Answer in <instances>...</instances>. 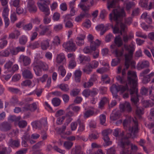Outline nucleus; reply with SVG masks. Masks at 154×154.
<instances>
[{"label": "nucleus", "instance_id": "1", "mask_svg": "<svg viewBox=\"0 0 154 154\" xmlns=\"http://www.w3.org/2000/svg\"><path fill=\"white\" fill-rule=\"evenodd\" d=\"M125 16V13L123 9L117 8L114 9L112 13L109 15V19L111 21L113 20L116 23L114 26L110 24L113 29V32L114 34L120 33L121 35L122 33H125L127 29V26L122 22L123 18Z\"/></svg>", "mask_w": 154, "mask_h": 154}, {"label": "nucleus", "instance_id": "2", "mask_svg": "<svg viewBox=\"0 0 154 154\" xmlns=\"http://www.w3.org/2000/svg\"><path fill=\"white\" fill-rule=\"evenodd\" d=\"M137 81L136 73L129 71L128 73L127 83L130 88L128 90L131 95L132 105L134 107H137L139 104L138 91L137 88Z\"/></svg>", "mask_w": 154, "mask_h": 154}, {"label": "nucleus", "instance_id": "3", "mask_svg": "<svg viewBox=\"0 0 154 154\" xmlns=\"http://www.w3.org/2000/svg\"><path fill=\"white\" fill-rule=\"evenodd\" d=\"M133 121L134 123V126L132 127H129L128 129V132L126 135L125 137H124V134L123 132L120 133L117 137L119 142L118 144L123 149L122 154H127L125 153V149L127 148V146H128L130 144V141L128 139L130 137L134 138L136 135V134L138 131V123L136 119H133Z\"/></svg>", "mask_w": 154, "mask_h": 154}, {"label": "nucleus", "instance_id": "4", "mask_svg": "<svg viewBox=\"0 0 154 154\" xmlns=\"http://www.w3.org/2000/svg\"><path fill=\"white\" fill-rule=\"evenodd\" d=\"M124 47L126 50L128 51V53L125 54L124 55L125 57V65L126 69H128L130 65L132 67L135 66V62L131 60L134 51V48L133 46L130 45L128 46L125 44L124 45Z\"/></svg>", "mask_w": 154, "mask_h": 154}, {"label": "nucleus", "instance_id": "5", "mask_svg": "<svg viewBox=\"0 0 154 154\" xmlns=\"http://www.w3.org/2000/svg\"><path fill=\"white\" fill-rule=\"evenodd\" d=\"M126 84V85H117L115 84H113L110 88V91L112 92L113 97L116 98H117L118 95L117 93L118 92L120 91L122 93H123L126 90H128V84L127 83Z\"/></svg>", "mask_w": 154, "mask_h": 154}, {"label": "nucleus", "instance_id": "6", "mask_svg": "<svg viewBox=\"0 0 154 154\" xmlns=\"http://www.w3.org/2000/svg\"><path fill=\"white\" fill-rule=\"evenodd\" d=\"M78 6L81 8L82 12L79 15L76 17L75 20L77 22L80 21L85 17H88L89 16L88 14V11L90 9L89 6H86L85 5L80 3L78 5Z\"/></svg>", "mask_w": 154, "mask_h": 154}, {"label": "nucleus", "instance_id": "7", "mask_svg": "<svg viewBox=\"0 0 154 154\" xmlns=\"http://www.w3.org/2000/svg\"><path fill=\"white\" fill-rule=\"evenodd\" d=\"M150 72V69L149 68L142 71L140 74V76L142 77L141 79L142 83L146 84L149 83L150 81L151 77L154 76V72H152L148 74Z\"/></svg>", "mask_w": 154, "mask_h": 154}, {"label": "nucleus", "instance_id": "8", "mask_svg": "<svg viewBox=\"0 0 154 154\" xmlns=\"http://www.w3.org/2000/svg\"><path fill=\"white\" fill-rule=\"evenodd\" d=\"M63 46L70 52L75 51L77 49L76 45L72 41H69L64 43Z\"/></svg>", "mask_w": 154, "mask_h": 154}, {"label": "nucleus", "instance_id": "9", "mask_svg": "<svg viewBox=\"0 0 154 154\" xmlns=\"http://www.w3.org/2000/svg\"><path fill=\"white\" fill-rule=\"evenodd\" d=\"M112 132V130L110 129L105 130L102 131L103 139L105 143V146H108L111 144L112 142L109 141V138L108 135L111 134Z\"/></svg>", "mask_w": 154, "mask_h": 154}, {"label": "nucleus", "instance_id": "10", "mask_svg": "<svg viewBox=\"0 0 154 154\" xmlns=\"http://www.w3.org/2000/svg\"><path fill=\"white\" fill-rule=\"evenodd\" d=\"M125 69H123L122 71V76L121 77L119 75H118L116 76V78L117 80L119 81L121 84H125V85H126V84L127 83V81L128 80V73L129 71H131V72H134L136 73H136L135 72L133 71H129L127 73V78L126 81L125 80Z\"/></svg>", "mask_w": 154, "mask_h": 154}, {"label": "nucleus", "instance_id": "11", "mask_svg": "<svg viewBox=\"0 0 154 154\" xmlns=\"http://www.w3.org/2000/svg\"><path fill=\"white\" fill-rule=\"evenodd\" d=\"M48 9H45V8H44V11L41 10L42 12H44L45 14V16L43 20V23L45 24H47L49 23L51 21L50 18L48 17V16L49 14V9L48 6H47Z\"/></svg>", "mask_w": 154, "mask_h": 154}, {"label": "nucleus", "instance_id": "12", "mask_svg": "<svg viewBox=\"0 0 154 154\" xmlns=\"http://www.w3.org/2000/svg\"><path fill=\"white\" fill-rule=\"evenodd\" d=\"M11 124L7 122H4L0 123V130L3 132H7L11 128Z\"/></svg>", "mask_w": 154, "mask_h": 154}, {"label": "nucleus", "instance_id": "13", "mask_svg": "<svg viewBox=\"0 0 154 154\" xmlns=\"http://www.w3.org/2000/svg\"><path fill=\"white\" fill-rule=\"evenodd\" d=\"M119 107L120 110L122 111L126 110L128 112H130L132 109L130 103L127 102L120 104Z\"/></svg>", "mask_w": 154, "mask_h": 154}, {"label": "nucleus", "instance_id": "14", "mask_svg": "<svg viewBox=\"0 0 154 154\" xmlns=\"http://www.w3.org/2000/svg\"><path fill=\"white\" fill-rule=\"evenodd\" d=\"M45 122V125L46 126L47 124V120H42L41 121H36L32 122V125L33 127L36 129H41L42 128V123Z\"/></svg>", "mask_w": 154, "mask_h": 154}, {"label": "nucleus", "instance_id": "15", "mask_svg": "<svg viewBox=\"0 0 154 154\" xmlns=\"http://www.w3.org/2000/svg\"><path fill=\"white\" fill-rule=\"evenodd\" d=\"M114 42L115 45H111L110 46V47L113 49L115 48L116 45L118 47H119L121 46L123 44V42L119 35H118L115 37L114 40Z\"/></svg>", "mask_w": 154, "mask_h": 154}, {"label": "nucleus", "instance_id": "16", "mask_svg": "<svg viewBox=\"0 0 154 154\" xmlns=\"http://www.w3.org/2000/svg\"><path fill=\"white\" fill-rule=\"evenodd\" d=\"M37 66L42 69L43 70H48V65L45 63L39 60H36L34 62Z\"/></svg>", "mask_w": 154, "mask_h": 154}, {"label": "nucleus", "instance_id": "17", "mask_svg": "<svg viewBox=\"0 0 154 154\" xmlns=\"http://www.w3.org/2000/svg\"><path fill=\"white\" fill-rule=\"evenodd\" d=\"M8 145L13 148H18L20 146V142L18 140H13L11 138L8 143Z\"/></svg>", "mask_w": 154, "mask_h": 154}, {"label": "nucleus", "instance_id": "18", "mask_svg": "<svg viewBox=\"0 0 154 154\" xmlns=\"http://www.w3.org/2000/svg\"><path fill=\"white\" fill-rule=\"evenodd\" d=\"M19 60L20 62H23L24 66L29 65L31 62L30 59L29 57L23 55H21L20 56Z\"/></svg>", "mask_w": 154, "mask_h": 154}, {"label": "nucleus", "instance_id": "19", "mask_svg": "<svg viewBox=\"0 0 154 154\" xmlns=\"http://www.w3.org/2000/svg\"><path fill=\"white\" fill-rule=\"evenodd\" d=\"M50 26H43L42 25H40L39 26V28L41 29L39 33L40 35H44L48 32H51L49 31Z\"/></svg>", "mask_w": 154, "mask_h": 154}, {"label": "nucleus", "instance_id": "20", "mask_svg": "<svg viewBox=\"0 0 154 154\" xmlns=\"http://www.w3.org/2000/svg\"><path fill=\"white\" fill-rule=\"evenodd\" d=\"M85 36V35L80 34L76 38L75 42L76 44L79 46H81L84 44V39Z\"/></svg>", "mask_w": 154, "mask_h": 154}, {"label": "nucleus", "instance_id": "21", "mask_svg": "<svg viewBox=\"0 0 154 154\" xmlns=\"http://www.w3.org/2000/svg\"><path fill=\"white\" fill-rule=\"evenodd\" d=\"M23 77L26 79H32L33 77V75L31 72L29 70L24 69L22 72Z\"/></svg>", "mask_w": 154, "mask_h": 154}, {"label": "nucleus", "instance_id": "22", "mask_svg": "<svg viewBox=\"0 0 154 154\" xmlns=\"http://www.w3.org/2000/svg\"><path fill=\"white\" fill-rule=\"evenodd\" d=\"M32 66L33 67V70H34L36 75L38 76H41L42 75V71L41 68L35 64L34 62L33 63Z\"/></svg>", "mask_w": 154, "mask_h": 154}, {"label": "nucleus", "instance_id": "23", "mask_svg": "<svg viewBox=\"0 0 154 154\" xmlns=\"http://www.w3.org/2000/svg\"><path fill=\"white\" fill-rule=\"evenodd\" d=\"M78 59L80 63L83 64L89 63L90 61V57L89 56H86L81 54L79 55Z\"/></svg>", "mask_w": 154, "mask_h": 154}, {"label": "nucleus", "instance_id": "24", "mask_svg": "<svg viewBox=\"0 0 154 154\" xmlns=\"http://www.w3.org/2000/svg\"><path fill=\"white\" fill-rule=\"evenodd\" d=\"M120 116V112L119 111H117L116 112H113L111 114L110 119L113 121L116 120L118 119Z\"/></svg>", "mask_w": 154, "mask_h": 154}, {"label": "nucleus", "instance_id": "25", "mask_svg": "<svg viewBox=\"0 0 154 154\" xmlns=\"http://www.w3.org/2000/svg\"><path fill=\"white\" fill-rule=\"evenodd\" d=\"M96 41H97V43L94 41L91 42L90 48H91V50L92 51H95L97 47L100 45V41L98 39H97Z\"/></svg>", "mask_w": 154, "mask_h": 154}, {"label": "nucleus", "instance_id": "26", "mask_svg": "<svg viewBox=\"0 0 154 154\" xmlns=\"http://www.w3.org/2000/svg\"><path fill=\"white\" fill-rule=\"evenodd\" d=\"M149 66V63L148 61H143L140 64L138 65L137 67L139 70L146 68Z\"/></svg>", "mask_w": 154, "mask_h": 154}, {"label": "nucleus", "instance_id": "27", "mask_svg": "<svg viewBox=\"0 0 154 154\" xmlns=\"http://www.w3.org/2000/svg\"><path fill=\"white\" fill-rule=\"evenodd\" d=\"M49 40L47 39L42 41L41 43V48L43 50H46L49 47Z\"/></svg>", "mask_w": 154, "mask_h": 154}, {"label": "nucleus", "instance_id": "28", "mask_svg": "<svg viewBox=\"0 0 154 154\" xmlns=\"http://www.w3.org/2000/svg\"><path fill=\"white\" fill-rule=\"evenodd\" d=\"M124 52V49L123 48L121 50H119L116 49L112 52L115 54L116 57L119 58L123 56Z\"/></svg>", "mask_w": 154, "mask_h": 154}, {"label": "nucleus", "instance_id": "29", "mask_svg": "<svg viewBox=\"0 0 154 154\" xmlns=\"http://www.w3.org/2000/svg\"><path fill=\"white\" fill-rule=\"evenodd\" d=\"M27 40V37L25 35H23L19 38V43L21 45H24L26 44Z\"/></svg>", "mask_w": 154, "mask_h": 154}, {"label": "nucleus", "instance_id": "30", "mask_svg": "<svg viewBox=\"0 0 154 154\" xmlns=\"http://www.w3.org/2000/svg\"><path fill=\"white\" fill-rule=\"evenodd\" d=\"M108 102L107 98L106 97H104L101 99L99 103L98 107L101 109H102L105 104Z\"/></svg>", "mask_w": 154, "mask_h": 154}, {"label": "nucleus", "instance_id": "31", "mask_svg": "<svg viewBox=\"0 0 154 154\" xmlns=\"http://www.w3.org/2000/svg\"><path fill=\"white\" fill-rule=\"evenodd\" d=\"M126 9L128 12H129L130 10L132 7L134 6L135 4L132 2H127L125 3Z\"/></svg>", "mask_w": 154, "mask_h": 154}, {"label": "nucleus", "instance_id": "32", "mask_svg": "<svg viewBox=\"0 0 154 154\" xmlns=\"http://www.w3.org/2000/svg\"><path fill=\"white\" fill-rule=\"evenodd\" d=\"M75 60V57H73L72 59H70L68 65L69 68L71 69H73L76 66V63Z\"/></svg>", "mask_w": 154, "mask_h": 154}, {"label": "nucleus", "instance_id": "33", "mask_svg": "<svg viewBox=\"0 0 154 154\" xmlns=\"http://www.w3.org/2000/svg\"><path fill=\"white\" fill-rule=\"evenodd\" d=\"M40 46L39 43L38 42H35L34 43H30L27 45V47L29 48L34 49L35 48H38Z\"/></svg>", "mask_w": 154, "mask_h": 154}, {"label": "nucleus", "instance_id": "34", "mask_svg": "<svg viewBox=\"0 0 154 154\" xmlns=\"http://www.w3.org/2000/svg\"><path fill=\"white\" fill-rule=\"evenodd\" d=\"M74 74L75 81L77 82H79L80 81L82 72L80 70H76Z\"/></svg>", "mask_w": 154, "mask_h": 154}, {"label": "nucleus", "instance_id": "35", "mask_svg": "<svg viewBox=\"0 0 154 154\" xmlns=\"http://www.w3.org/2000/svg\"><path fill=\"white\" fill-rule=\"evenodd\" d=\"M77 122L79 126L78 131L79 132L83 131L85 129V126L83 122H82L79 119L77 120Z\"/></svg>", "mask_w": 154, "mask_h": 154}, {"label": "nucleus", "instance_id": "36", "mask_svg": "<svg viewBox=\"0 0 154 154\" xmlns=\"http://www.w3.org/2000/svg\"><path fill=\"white\" fill-rule=\"evenodd\" d=\"M65 59V57L63 54L57 55L56 58V62L57 63H61Z\"/></svg>", "mask_w": 154, "mask_h": 154}, {"label": "nucleus", "instance_id": "37", "mask_svg": "<svg viewBox=\"0 0 154 154\" xmlns=\"http://www.w3.org/2000/svg\"><path fill=\"white\" fill-rule=\"evenodd\" d=\"M10 54V49H7L0 52V57H8Z\"/></svg>", "mask_w": 154, "mask_h": 154}, {"label": "nucleus", "instance_id": "38", "mask_svg": "<svg viewBox=\"0 0 154 154\" xmlns=\"http://www.w3.org/2000/svg\"><path fill=\"white\" fill-rule=\"evenodd\" d=\"M143 109L139 106L136 107L135 113L137 116L140 117L143 114Z\"/></svg>", "mask_w": 154, "mask_h": 154}, {"label": "nucleus", "instance_id": "39", "mask_svg": "<svg viewBox=\"0 0 154 154\" xmlns=\"http://www.w3.org/2000/svg\"><path fill=\"white\" fill-rule=\"evenodd\" d=\"M143 106L146 107H152L153 105V103L151 101L144 100L142 101Z\"/></svg>", "mask_w": 154, "mask_h": 154}, {"label": "nucleus", "instance_id": "40", "mask_svg": "<svg viewBox=\"0 0 154 154\" xmlns=\"http://www.w3.org/2000/svg\"><path fill=\"white\" fill-rule=\"evenodd\" d=\"M71 109L73 111L77 112L80 109V107L78 106H74L72 104L70 105L66 109V110Z\"/></svg>", "mask_w": 154, "mask_h": 154}, {"label": "nucleus", "instance_id": "41", "mask_svg": "<svg viewBox=\"0 0 154 154\" xmlns=\"http://www.w3.org/2000/svg\"><path fill=\"white\" fill-rule=\"evenodd\" d=\"M60 100L58 98L55 97L53 98L52 100V102L54 106H59L60 103Z\"/></svg>", "mask_w": 154, "mask_h": 154}, {"label": "nucleus", "instance_id": "42", "mask_svg": "<svg viewBox=\"0 0 154 154\" xmlns=\"http://www.w3.org/2000/svg\"><path fill=\"white\" fill-rule=\"evenodd\" d=\"M27 8L29 11L31 13H35L37 11V8L35 5L27 6Z\"/></svg>", "mask_w": 154, "mask_h": 154}, {"label": "nucleus", "instance_id": "43", "mask_svg": "<svg viewBox=\"0 0 154 154\" xmlns=\"http://www.w3.org/2000/svg\"><path fill=\"white\" fill-rule=\"evenodd\" d=\"M73 143L69 141H65L63 144L64 146L67 149H70L73 145Z\"/></svg>", "mask_w": 154, "mask_h": 154}, {"label": "nucleus", "instance_id": "44", "mask_svg": "<svg viewBox=\"0 0 154 154\" xmlns=\"http://www.w3.org/2000/svg\"><path fill=\"white\" fill-rule=\"evenodd\" d=\"M20 116L17 117L15 116H9V119L12 122H17L20 120Z\"/></svg>", "mask_w": 154, "mask_h": 154}, {"label": "nucleus", "instance_id": "45", "mask_svg": "<svg viewBox=\"0 0 154 154\" xmlns=\"http://www.w3.org/2000/svg\"><path fill=\"white\" fill-rule=\"evenodd\" d=\"M59 87L62 91H67L69 89L68 85L67 84H61L60 85Z\"/></svg>", "mask_w": 154, "mask_h": 154}, {"label": "nucleus", "instance_id": "46", "mask_svg": "<svg viewBox=\"0 0 154 154\" xmlns=\"http://www.w3.org/2000/svg\"><path fill=\"white\" fill-rule=\"evenodd\" d=\"M9 10L8 6L5 7L4 8L2 14L3 17H8Z\"/></svg>", "mask_w": 154, "mask_h": 154}, {"label": "nucleus", "instance_id": "47", "mask_svg": "<svg viewBox=\"0 0 154 154\" xmlns=\"http://www.w3.org/2000/svg\"><path fill=\"white\" fill-rule=\"evenodd\" d=\"M90 65L89 64L88 65H86L85 68L83 69L84 72L86 73L87 74H90L92 71V70Z\"/></svg>", "mask_w": 154, "mask_h": 154}, {"label": "nucleus", "instance_id": "48", "mask_svg": "<svg viewBox=\"0 0 154 154\" xmlns=\"http://www.w3.org/2000/svg\"><path fill=\"white\" fill-rule=\"evenodd\" d=\"M8 150H7L6 147L2 148V151H0V154H10L11 150L10 147L8 148Z\"/></svg>", "mask_w": 154, "mask_h": 154}, {"label": "nucleus", "instance_id": "49", "mask_svg": "<svg viewBox=\"0 0 154 154\" xmlns=\"http://www.w3.org/2000/svg\"><path fill=\"white\" fill-rule=\"evenodd\" d=\"M80 92V90L79 89L74 88L71 91L70 95L71 96H75L78 94Z\"/></svg>", "mask_w": 154, "mask_h": 154}, {"label": "nucleus", "instance_id": "50", "mask_svg": "<svg viewBox=\"0 0 154 154\" xmlns=\"http://www.w3.org/2000/svg\"><path fill=\"white\" fill-rule=\"evenodd\" d=\"M148 2V0H140L139 4L141 7L146 8V6H147Z\"/></svg>", "mask_w": 154, "mask_h": 154}, {"label": "nucleus", "instance_id": "51", "mask_svg": "<svg viewBox=\"0 0 154 154\" xmlns=\"http://www.w3.org/2000/svg\"><path fill=\"white\" fill-rule=\"evenodd\" d=\"M16 12L18 14H20L24 13L25 14L26 13V10H24L22 8L20 7H17L16 9Z\"/></svg>", "mask_w": 154, "mask_h": 154}, {"label": "nucleus", "instance_id": "52", "mask_svg": "<svg viewBox=\"0 0 154 154\" xmlns=\"http://www.w3.org/2000/svg\"><path fill=\"white\" fill-rule=\"evenodd\" d=\"M91 69H95L98 66V62L96 60H94L89 64Z\"/></svg>", "mask_w": 154, "mask_h": 154}, {"label": "nucleus", "instance_id": "53", "mask_svg": "<svg viewBox=\"0 0 154 154\" xmlns=\"http://www.w3.org/2000/svg\"><path fill=\"white\" fill-rule=\"evenodd\" d=\"M120 61V59L119 58L113 59L112 61L111 65L113 66H116L119 63Z\"/></svg>", "mask_w": 154, "mask_h": 154}, {"label": "nucleus", "instance_id": "54", "mask_svg": "<svg viewBox=\"0 0 154 154\" xmlns=\"http://www.w3.org/2000/svg\"><path fill=\"white\" fill-rule=\"evenodd\" d=\"M58 70L60 72V75L63 77L65 76L66 73L65 69L63 68V66L62 65H60L59 68Z\"/></svg>", "mask_w": 154, "mask_h": 154}, {"label": "nucleus", "instance_id": "55", "mask_svg": "<svg viewBox=\"0 0 154 154\" xmlns=\"http://www.w3.org/2000/svg\"><path fill=\"white\" fill-rule=\"evenodd\" d=\"M148 89L144 86L141 87L140 89V93L142 95H146L148 93Z\"/></svg>", "mask_w": 154, "mask_h": 154}, {"label": "nucleus", "instance_id": "56", "mask_svg": "<svg viewBox=\"0 0 154 154\" xmlns=\"http://www.w3.org/2000/svg\"><path fill=\"white\" fill-rule=\"evenodd\" d=\"M98 137V134H96L94 133H92L89 135L88 138L90 140H93L97 139Z\"/></svg>", "mask_w": 154, "mask_h": 154}, {"label": "nucleus", "instance_id": "57", "mask_svg": "<svg viewBox=\"0 0 154 154\" xmlns=\"http://www.w3.org/2000/svg\"><path fill=\"white\" fill-rule=\"evenodd\" d=\"M94 113V111L91 109H89L85 112V116L88 118L91 116H92Z\"/></svg>", "mask_w": 154, "mask_h": 154}, {"label": "nucleus", "instance_id": "58", "mask_svg": "<svg viewBox=\"0 0 154 154\" xmlns=\"http://www.w3.org/2000/svg\"><path fill=\"white\" fill-rule=\"evenodd\" d=\"M0 43V48L2 49L8 43V41L7 40L4 39H1V42Z\"/></svg>", "mask_w": 154, "mask_h": 154}, {"label": "nucleus", "instance_id": "59", "mask_svg": "<svg viewBox=\"0 0 154 154\" xmlns=\"http://www.w3.org/2000/svg\"><path fill=\"white\" fill-rule=\"evenodd\" d=\"M18 66L17 65L15 64L12 67V68H11V70H9L8 72L11 73V74H13L14 72L18 70Z\"/></svg>", "mask_w": 154, "mask_h": 154}, {"label": "nucleus", "instance_id": "60", "mask_svg": "<svg viewBox=\"0 0 154 154\" xmlns=\"http://www.w3.org/2000/svg\"><path fill=\"white\" fill-rule=\"evenodd\" d=\"M12 64L13 63L12 62L9 61L5 65V69H7L8 71L9 70H11V67Z\"/></svg>", "mask_w": 154, "mask_h": 154}, {"label": "nucleus", "instance_id": "61", "mask_svg": "<svg viewBox=\"0 0 154 154\" xmlns=\"http://www.w3.org/2000/svg\"><path fill=\"white\" fill-rule=\"evenodd\" d=\"M60 9L63 11H66L67 9V7L66 3L65 2L61 3L60 6Z\"/></svg>", "mask_w": 154, "mask_h": 154}, {"label": "nucleus", "instance_id": "62", "mask_svg": "<svg viewBox=\"0 0 154 154\" xmlns=\"http://www.w3.org/2000/svg\"><path fill=\"white\" fill-rule=\"evenodd\" d=\"M109 70V68L103 67L97 70V72L100 73H103Z\"/></svg>", "mask_w": 154, "mask_h": 154}, {"label": "nucleus", "instance_id": "63", "mask_svg": "<svg viewBox=\"0 0 154 154\" xmlns=\"http://www.w3.org/2000/svg\"><path fill=\"white\" fill-rule=\"evenodd\" d=\"M27 124V122L26 121L23 120L19 121L18 123V125L20 128H23L26 126Z\"/></svg>", "mask_w": 154, "mask_h": 154}, {"label": "nucleus", "instance_id": "64", "mask_svg": "<svg viewBox=\"0 0 154 154\" xmlns=\"http://www.w3.org/2000/svg\"><path fill=\"white\" fill-rule=\"evenodd\" d=\"M11 20L12 23L14 22L17 20L16 14L15 12L12 13L11 15Z\"/></svg>", "mask_w": 154, "mask_h": 154}]
</instances>
